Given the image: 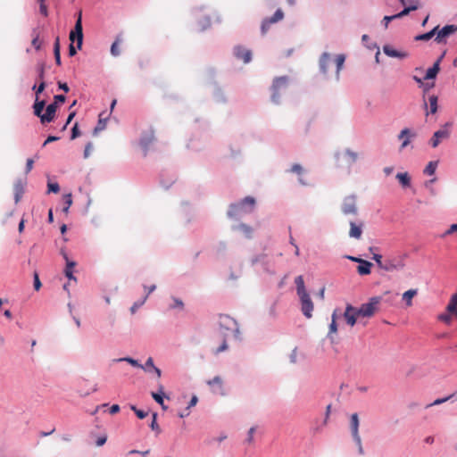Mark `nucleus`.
I'll list each match as a JSON object with an SVG mask.
<instances>
[{
  "instance_id": "obj_47",
  "label": "nucleus",
  "mask_w": 457,
  "mask_h": 457,
  "mask_svg": "<svg viewBox=\"0 0 457 457\" xmlns=\"http://www.w3.org/2000/svg\"><path fill=\"white\" fill-rule=\"evenodd\" d=\"M31 44L36 50H39L41 48L42 41L39 39L38 34H36V36L33 37Z\"/></svg>"
},
{
  "instance_id": "obj_1",
  "label": "nucleus",
  "mask_w": 457,
  "mask_h": 457,
  "mask_svg": "<svg viewBox=\"0 0 457 457\" xmlns=\"http://www.w3.org/2000/svg\"><path fill=\"white\" fill-rule=\"evenodd\" d=\"M219 323H220V327L222 329H224V331L222 332L223 339H222L221 345L214 351L215 354H218V353L228 349V345H227V340H226L227 331H233L236 334H238L237 321L234 319H232L231 317H229L228 315H220Z\"/></svg>"
},
{
  "instance_id": "obj_17",
  "label": "nucleus",
  "mask_w": 457,
  "mask_h": 457,
  "mask_svg": "<svg viewBox=\"0 0 457 457\" xmlns=\"http://www.w3.org/2000/svg\"><path fill=\"white\" fill-rule=\"evenodd\" d=\"M208 386L212 387L214 393L224 395L223 381L220 376L214 377L212 379L207 381Z\"/></svg>"
},
{
  "instance_id": "obj_3",
  "label": "nucleus",
  "mask_w": 457,
  "mask_h": 457,
  "mask_svg": "<svg viewBox=\"0 0 457 457\" xmlns=\"http://www.w3.org/2000/svg\"><path fill=\"white\" fill-rule=\"evenodd\" d=\"M382 298L380 296H374L370 299L366 303H362L358 308V313L362 318H370L378 311V306Z\"/></svg>"
},
{
  "instance_id": "obj_64",
  "label": "nucleus",
  "mask_w": 457,
  "mask_h": 457,
  "mask_svg": "<svg viewBox=\"0 0 457 457\" xmlns=\"http://www.w3.org/2000/svg\"><path fill=\"white\" fill-rule=\"evenodd\" d=\"M92 143H88L86 147H85V151H84V157L85 158H87L90 154V152H91V149H92Z\"/></svg>"
},
{
  "instance_id": "obj_50",
  "label": "nucleus",
  "mask_w": 457,
  "mask_h": 457,
  "mask_svg": "<svg viewBox=\"0 0 457 457\" xmlns=\"http://www.w3.org/2000/svg\"><path fill=\"white\" fill-rule=\"evenodd\" d=\"M46 88V83L41 81L38 87L36 85L33 86V90L36 91V97H38L39 94H41Z\"/></svg>"
},
{
  "instance_id": "obj_5",
  "label": "nucleus",
  "mask_w": 457,
  "mask_h": 457,
  "mask_svg": "<svg viewBox=\"0 0 457 457\" xmlns=\"http://www.w3.org/2000/svg\"><path fill=\"white\" fill-rule=\"evenodd\" d=\"M405 254L386 258L384 270L393 272L403 270L405 267Z\"/></svg>"
},
{
  "instance_id": "obj_45",
  "label": "nucleus",
  "mask_w": 457,
  "mask_h": 457,
  "mask_svg": "<svg viewBox=\"0 0 457 457\" xmlns=\"http://www.w3.org/2000/svg\"><path fill=\"white\" fill-rule=\"evenodd\" d=\"M357 447H358V452L361 455H363L364 454V450H363V447H362V444H361V436L360 435L359 436H353Z\"/></svg>"
},
{
  "instance_id": "obj_41",
  "label": "nucleus",
  "mask_w": 457,
  "mask_h": 457,
  "mask_svg": "<svg viewBox=\"0 0 457 457\" xmlns=\"http://www.w3.org/2000/svg\"><path fill=\"white\" fill-rule=\"evenodd\" d=\"M120 43V39L119 37H117L111 46V54L113 56H118L120 53V47H119Z\"/></svg>"
},
{
  "instance_id": "obj_34",
  "label": "nucleus",
  "mask_w": 457,
  "mask_h": 457,
  "mask_svg": "<svg viewBox=\"0 0 457 457\" xmlns=\"http://www.w3.org/2000/svg\"><path fill=\"white\" fill-rule=\"evenodd\" d=\"M436 29H433L429 32L418 35L414 37V39L416 41H428V40L431 39L434 36H436Z\"/></svg>"
},
{
  "instance_id": "obj_42",
  "label": "nucleus",
  "mask_w": 457,
  "mask_h": 457,
  "mask_svg": "<svg viewBox=\"0 0 457 457\" xmlns=\"http://www.w3.org/2000/svg\"><path fill=\"white\" fill-rule=\"evenodd\" d=\"M337 312L335 311L332 314V320L329 325V334H335L337 331Z\"/></svg>"
},
{
  "instance_id": "obj_46",
  "label": "nucleus",
  "mask_w": 457,
  "mask_h": 457,
  "mask_svg": "<svg viewBox=\"0 0 457 457\" xmlns=\"http://www.w3.org/2000/svg\"><path fill=\"white\" fill-rule=\"evenodd\" d=\"M357 447H358V452L361 455H363L364 454V450H363V447H362V444H361V436L360 435L359 436H353Z\"/></svg>"
},
{
  "instance_id": "obj_60",
  "label": "nucleus",
  "mask_w": 457,
  "mask_h": 457,
  "mask_svg": "<svg viewBox=\"0 0 457 457\" xmlns=\"http://www.w3.org/2000/svg\"><path fill=\"white\" fill-rule=\"evenodd\" d=\"M105 128V122L99 119L97 126L95 128L94 131L96 133L97 131L103 130Z\"/></svg>"
},
{
  "instance_id": "obj_54",
  "label": "nucleus",
  "mask_w": 457,
  "mask_h": 457,
  "mask_svg": "<svg viewBox=\"0 0 457 457\" xmlns=\"http://www.w3.org/2000/svg\"><path fill=\"white\" fill-rule=\"evenodd\" d=\"M41 287V282L39 280L38 274L37 272L34 273V288L38 291Z\"/></svg>"
},
{
  "instance_id": "obj_59",
  "label": "nucleus",
  "mask_w": 457,
  "mask_h": 457,
  "mask_svg": "<svg viewBox=\"0 0 457 457\" xmlns=\"http://www.w3.org/2000/svg\"><path fill=\"white\" fill-rule=\"evenodd\" d=\"M396 19V16L395 14V15H391V16H385L384 19H383V21H384V26L385 28H387L388 27V23Z\"/></svg>"
},
{
  "instance_id": "obj_55",
  "label": "nucleus",
  "mask_w": 457,
  "mask_h": 457,
  "mask_svg": "<svg viewBox=\"0 0 457 457\" xmlns=\"http://www.w3.org/2000/svg\"><path fill=\"white\" fill-rule=\"evenodd\" d=\"M152 397L160 404V405H162V402H163V396L161 394H158V393H154L153 392L152 393Z\"/></svg>"
},
{
  "instance_id": "obj_10",
  "label": "nucleus",
  "mask_w": 457,
  "mask_h": 457,
  "mask_svg": "<svg viewBox=\"0 0 457 457\" xmlns=\"http://www.w3.org/2000/svg\"><path fill=\"white\" fill-rule=\"evenodd\" d=\"M357 206H356V199L354 196L350 195L346 196L344 199L343 204H342V212L344 214H357Z\"/></svg>"
},
{
  "instance_id": "obj_37",
  "label": "nucleus",
  "mask_w": 457,
  "mask_h": 457,
  "mask_svg": "<svg viewBox=\"0 0 457 457\" xmlns=\"http://www.w3.org/2000/svg\"><path fill=\"white\" fill-rule=\"evenodd\" d=\"M453 316H454L453 313L448 312L446 311V312L439 314L437 316V319H438V320H440L447 325H450L452 323Z\"/></svg>"
},
{
  "instance_id": "obj_44",
  "label": "nucleus",
  "mask_w": 457,
  "mask_h": 457,
  "mask_svg": "<svg viewBox=\"0 0 457 457\" xmlns=\"http://www.w3.org/2000/svg\"><path fill=\"white\" fill-rule=\"evenodd\" d=\"M372 259L377 262L378 266L380 269L384 270L385 260L384 261L382 260V255H380L378 253H374Z\"/></svg>"
},
{
  "instance_id": "obj_2",
  "label": "nucleus",
  "mask_w": 457,
  "mask_h": 457,
  "mask_svg": "<svg viewBox=\"0 0 457 457\" xmlns=\"http://www.w3.org/2000/svg\"><path fill=\"white\" fill-rule=\"evenodd\" d=\"M254 205V198L252 196H246L241 202L229 205L228 216L230 218H235L242 213L251 212L253 210Z\"/></svg>"
},
{
  "instance_id": "obj_11",
  "label": "nucleus",
  "mask_w": 457,
  "mask_h": 457,
  "mask_svg": "<svg viewBox=\"0 0 457 457\" xmlns=\"http://www.w3.org/2000/svg\"><path fill=\"white\" fill-rule=\"evenodd\" d=\"M283 18L284 12L282 10L278 9L272 17L264 19L261 27L262 34H265L269 30L271 24L281 21Z\"/></svg>"
},
{
  "instance_id": "obj_24",
  "label": "nucleus",
  "mask_w": 457,
  "mask_h": 457,
  "mask_svg": "<svg viewBox=\"0 0 457 457\" xmlns=\"http://www.w3.org/2000/svg\"><path fill=\"white\" fill-rule=\"evenodd\" d=\"M418 294V289H409L403 294V300L408 307L412 305V298Z\"/></svg>"
},
{
  "instance_id": "obj_40",
  "label": "nucleus",
  "mask_w": 457,
  "mask_h": 457,
  "mask_svg": "<svg viewBox=\"0 0 457 457\" xmlns=\"http://www.w3.org/2000/svg\"><path fill=\"white\" fill-rule=\"evenodd\" d=\"M418 9V5L416 4H411L410 6L408 7H405L402 12H400L399 13L395 14L396 16V19L398 18H402L407 14L410 13L411 11H414V10H417Z\"/></svg>"
},
{
  "instance_id": "obj_8",
  "label": "nucleus",
  "mask_w": 457,
  "mask_h": 457,
  "mask_svg": "<svg viewBox=\"0 0 457 457\" xmlns=\"http://www.w3.org/2000/svg\"><path fill=\"white\" fill-rule=\"evenodd\" d=\"M287 84H288V78L287 76L278 77L274 79L272 87H271L272 88L271 98H272L273 102H275V103L278 102V91L280 89L286 88L287 87Z\"/></svg>"
},
{
  "instance_id": "obj_43",
  "label": "nucleus",
  "mask_w": 457,
  "mask_h": 457,
  "mask_svg": "<svg viewBox=\"0 0 457 457\" xmlns=\"http://www.w3.org/2000/svg\"><path fill=\"white\" fill-rule=\"evenodd\" d=\"M345 57L344 54H338L337 57H336V64H337V73L339 72V71L342 69L343 65H344V62H345Z\"/></svg>"
},
{
  "instance_id": "obj_19",
  "label": "nucleus",
  "mask_w": 457,
  "mask_h": 457,
  "mask_svg": "<svg viewBox=\"0 0 457 457\" xmlns=\"http://www.w3.org/2000/svg\"><path fill=\"white\" fill-rule=\"evenodd\" d=\"M154 140V132L153 129H149L145 132L140 138V145L144 148H147Z\"/></svg>"
},
{
  "instance_id": "obj_4",
  "label": "nucleus",
  "mask_w": 457,
  "mask_h": 457,
  "mask_svg": "<svg viewBox=\"0 0 457 457\" xmlns=\"http://www.w3.org/2000/svg\"><path fill=\"white\" fill-rule=\"evenodd\" d=\"M336 157L337 167L350 169V167L357 162L358 154L350 149H346L343 153H338Z\"/></svg>"
},
{
  "instance_id": "obj_12",
  "label": "nucleus",
  "mask_w": 457,
  "mask_h": 457,
  "mask_svg": "<svg viewBox=\"0 0 457 457\" xmlns=\"http://www.w3.org/2000/svg\"><path fill=\"white\" fill-rule=\"evenodd\" d=\"M360 314L358 313L357 308L352 306L351 304H347L345 311L344 312V318L346 320L347 324L351 327L354 326L357 322V319L360 318Z\"/></svg>"
},
{
  "instance_id": "obj_56",
  "label": "nucleus",
  "mask_w": 457,
  "mask_h": 457,
  "mask_svg": "<svg viewBox=\"0 0 457 457\" xmlns=\"http://www.w3.org/2000/svg\"><path fill=\"white\" fill-rule=\"evenodd\" d=\"M65 198H66V201H65L66 206L63 208V212H67L72 204L71 195H67L65 196Z\"/></svg>"
},
{
  "instance_id": "obj_38",
  "label": "nucleus",
  "mask_w": 457,
  "mask_h": 457,
  "mask_svg": "<svg viewBox=\"0 0 457 457\" xmlns=\"http://www.w3.org/2000/svg\"><path fill=\"white\" fill-rule=\"evenodd\" d=\"M436 167H437L436 162H429L428 163V165L426 166V168L424 169V173L428 176L434 175L436 172Z\"/></svg>"
},
{
  "instance_id": "obj_52",
  "label": "nucleus",
  "mask_w": 457,
  "mask_h": 457,
  "mask_svg": "<svg viewBox=\"0 0 457 457\" xmlns=\"http://www.w3.org/2000/svg\"><path fill=\"white\" fill-rule=\"evenodd\" d=\"M48 192L58 193L60 191V187L57 183H48L47 184Z\"/></svg>"
},
{
  "instance_id": "obj_49",
  "label": "nucleus",
  "mask_w": 457,
  "mask_h": 457,
  "mask_svg": "<svg viewBox=\"0 0 457 457\" xmlns=\"http://www.w3.org/2000/svg\"><path fill=\"white\" fill-rule=\"evenodd\" d=\"M184 307V303L180 299L173 298V304L170 306V309H180L182 310Z\"/></svg>"
},
{
  "instance_id": "obj_28",
  "label": "nucleus",
  "mask_w": 457,
  "mask_h": 457,
  "mask_svg": "<svg viewBox=\"0 0 457 457\" xmlns=\"http://www.w3.org/2000/svg\"><path fill=\"white\" fill-rule=\"evenodd\" d=\"M396 179H398L399 183L404 187H407L411 185V178L407 172L397 173Z\"/></svg>"
},
{
  "instance_id": "obj_63",
  "label": "nucleus",
  "mask_w": 457,
  "mask_h": 457,
  "mask_svg": "<svg viewBox=\"0 0 457 457\" xmlns=\"http://www.w3.org/2000/svg\"><path fill=\"white\" fill-rule=\"evenodd\" d=\"M255 432V428L252 427L248 431L247 442L252 443L253 440V434Z\"/></svg>"
},
{
  "instance_id": "obj_6",
  "label": "nucleus",
  "mask_w": 457,
  "mask_h": 457,
  "mask_svg": "<svg viewBox=\"0 0 457 457\" xmlns=\"http://www.w3.org/2000/svg\"><path fill=\"white\" fill-rule=\"evenodd\" d=\"M434 29H436L435 41L438 44L446 43L447 37L457 32V25L454 24L446 25L442 29L436 26Z\"/></svg>"
},
{
  "instance_id": "obj_29",
  "label": "nucleus",
  "mask_w": 457,
  "mask_h": 457,
  "mask_svg": "<svg viewBox=\"0 0 457 457\" xmlns=\"http://www.w3.org/2000/svg\"><path fill=\"white\" fill-rule=\"evenodd\" d=\"M237 230L241 231L246 238H252L253 229L250 226L241 223L236 228Z\"/></svg>"
},
{
  "instance_id": "obj_58",
  "label": "nucleus",
  "mask_w": 457,
  "mask_h": 457,
  "mask_svg": "<svg viewBox=\"0 0 457 457\" xmlns=\"http://www.w3.org/2000/svg\"><path fill=\"white\" fill-rule=\"evenodd\" d=\"M39 11H40V13L42 15H44L45 17H46L48 15V10H47V6H46V3H42L41 4H39Z\"/></svg>"
},
{
  "instance_id": "obj_26",
  "label": "nucleus",
  "mask_w": 457,
  "mask_h": 457,
  "mask_svg": "<svg viewBox=\"0 0 457 457\" xmlns=\"http://www.w3.org/2000/svg\"><path fill=\"white\" fill-rule=\"evenodd\" d=\"M439 71H440V66H438V62H435L433 66L427 71L424 79L428 80V79H435L436 77L437 73L439 72Z\"/></svg>"
},
{
  "instance_id": "obj_22",
  "label": "nucleus",
  "mask_w": 457,
  "mask_h": 457,
  "mask_svg": "<svg viewBox=\"0 0 457 457\" xmlns=\"http://www.w3.org/2000/svg\"><path fill=\"white\" fill-rule=\"evenodd\" d=\"M64 258L66 260V268L64 270L65 276L69 279L76 280V278L73 276V268L75 267L76 262L70 261L66 255H64Z\"/></svg>"
},
{
  "instance_id": "obj_31",
  "label": "nucleus",
  "mask_w": 457,
  "mask_h": 457,
  "mask_svg": "<svg viewBox=\"0 0 457 457\" xmlns=\"http://www.w3.org/2000/svg\"><path fill=\"white\" fill-rule=\"evenodd\" d=\"M330 62V54L324 53L320 59V70L325 73Z\"/></svg>"
},
{
  "instance_id": "obj_27",
  "label": "nucleus",
  "mask_w": 457,
  "mask_h": 457,
  "mask_svg": "<svg viewBox=\"0 0 457 457\" xmlns=\"http://www.w3.org/2000/svg\"><path fill=\"white\" fill-rule=\"evenodd\" d=\"M383 50L384 53L390 57L404 58L407 55L405 53H400L389 46H385Z\"/></svg>"
},
{
  "instance_id": "obj_18",
  "label": "nucleus",
  "mask_w": 457,
  "mask_h": 457,
  "mask_svg": "<svg viewBox=\"0 0 457 457\" xmlns=\"http://www.w3.org/2000/svg\"><path fill=\"white\" fill-rule=\"evenodd\" d=\"M362 227H363L362 222H361L360 224H356L355 222L351 221L349 236L351 237L360 239L361 237V234H362Z\"/></svg>"
},
{
  "instance_id": "obj_48",
  "label": "nucleus",
  "mask_w": 457,
  "mask_h": 457,
  "mask_svg": "<svg viewBox=\"0 0 457 457\" xmlns=\"http://www.w3.org/2000/svg\"><path fill=\"white\" fill-rule=\"evenodd\" d=\"M131 410L134 411V412L136 413L137 418L141 419V420L145 418L148 414L146 411L137 409L136 406H134V405L131 406Z\"/></svg>"
},
{
  "instance_id": "obj_13",
  "label": "nucleus",
  "mask_w": 457,
  "mask_h": 457,
  "mask_svg": "<svg viewBox=\"0 0 457 457\" xmlns=\"http://www.w3.org/2000/svg\"><path fill=\"white\" fill-rule=\"evenodd\" d=\"M450 136V131L446 126L437 131H436L430 139V145L433 148L438 146V145L445 139H447Z\"/></svg>"
},
{
  "instance_id": "obj_9",
  "label": "nucleus",
  "mask_w": 457,
  "mask_h": 457,
  "mask_svg": "<svg viewBox=\"0 0 457 457\" xmlns=\"http://www.w3.org/2000/svg\"><path fill=\"white\" fill-rule=\"evenodd\" d=\"M71 32H73V34L77 37L78 49H81L83 42L82 11H79L78 12L77 21L74 29L71 30Z\"/></svg>"
},
{
  "instance_id": "obj_53",
  "label": "nucleus",
  "mask_w": 457,
  "mask_h": 457,
  "mask_svg": "<svg viewBox=\"0 0 457 457\" xmlns=\"http://www.w3.org/2000/svg\"><path fill=\"white\" fill-rule=\"evenodd\" d=\"M156 419H157V414L156 413H154L153 414V420H152V423H151V428L153 430H155L157 432H160V427L159 425L157 424V421H156Z\"/></svg>"
},
{
  "instance_id": "obj_25",
  "label": "nucleus",
  "mask_w": 457,
  "mask_h": 457,
  "mask_svg": "<svg viewBox=\"0 0 457 457\" xmlns=\"http://www.w3.org/2000/svg\"><path fill=\"white\" fill-rule=\"evenodd\" d=\"M45 105H46V102L44 100L40 101L38 97H36L35 104L33 106L34 114L36 116L39 117L40 119L42 117V114H43L42 112L45 108Z\"/></svg>"
},
{
  "instance_id": "obj_32",
  "label": "nucleus",
  "mask_w": 457,
  "mask_h": 457,
  "mask_svg": "<svg viewBox=\"0 0 457 457\" xmlns=\"http://www.w3.org/2000/svg\"><path fill=\"white\" fill-rule=\"evenodd\" d=\"M21 185H23L22 182L19 180L15 183L14 186V200L16 204L19 203L23 194V188Z\"/></svg>"
},
{
  "instance_id": "obj_21",
  "label": "nucleus",
  "mask_w": 457,
  "mask_h": 457,
  "mask_svg": "<svg viewBox=\"0 0 457 457\" xmlns=\"http://www.w3.org/2000/svg\"><path fill=\"white\" fill-rule=\"evenodd\" d=\"M445 310L453 313L454 317L457 318V292L452 295Z\"/></svg>"
},
{
  "instance_id": "obj_39",
  "label": "nucleus",
  "mask_w": 457,
  "mask_h": 457,
  "mask_svg": "<svg viewBox=\"0 0 457 457\" xmlns=\"http://www.w3.org/2000/svg\"><path fill=\"white\" fill-rule=\"evenodd\" d=\"M429 106H430V112L436 113L437 111V96H430L428 97Z\"/></svg>"
},
{
  "instance_id": "obj_61",
  "label": "nucleus",
  "mask_w": 457,
  "mask_h": 457,
  "mask_svg": "<svg viewBox=\"0 0 457 457\" xmlns=\"http://www.w3.org/2000/svg\"><path fill=\"white\" fill-rule=\"evenodd\" d=\"M34 161L33 159H28L26 162V173H29L33 168Z\"/></svg>"
},
{
  "instance_id": "obj_7",
  "label": "nucleus",
  "mask_w": 457,
  "mask_h": 457,
  "mask_svg": "<svg viewBox=\"0 0 457 457\" xmlns=\"http://www.w3.org/2000/svg\"><path fill=\"white\" fill-rule=\"evenodd\" d=\"M298 296L301 301V310H302L303 315L307 319L312 318L314 305H313V303H312L309 294L306 292L302 295H299Z\"/></svg>"
},
{
  "instance_id": "obj_14",
  "label": "nucleus",
  "mask_w": 457,
  "mask_h": 457,
  "mask_svg": "<svg viewBox=\"0 0 457 457\" xmlns=\"http://www.w3.org/2000/svg\"><path fill=\"white\" fill-rule=\"evenodd\" d=\"M234 54L237 59L243 60L245 63H248L252 59V52L241 46H235Z\"/></svg>"
},
{
  "instance_id": "obj_33",
  "label": "nucleus",
  "mask_w": 457,
  "mask_h": 457,
  "mask_svg": "<svg viewBox=\"0 0 457 457\" xmlns=\"http://www.w3.org/2000/svg\"><path fill=\"white\" fill-rule=\"evenodd\" d=\"M54 54L55 62L57 65H61V54H60V42L59 37H57L55 38L54 44Z\"/></svg>"
},
{
  "instance_id": "obj_15",
  "label": "nucleus",
  "mask_w": 457,
  "mask_h": 457,
  "mask_svg": "<svg viewBox=\"0 0 457 457\" xmlns=\"http://www.w3.org/2000/svg\"><path fill=\"white\" fill-rule=\"evenodd\" d=\"M56 109V103L50 104L46 107V112L42 114V117L40 119L41 123L45 124L53 121L55 116Z\"/></svg>"
},
{
  "instance_id": "obj_30",
  "label": "nucleus",
  "mask_w": 457,
  "mask_h": 457,
  "mask_svg": "<svg viewBox=\"0 0 457 457\" xmlns=\"http://www.w3.org/2000/svg\"><path fill=\"white\" fill-rule=\"evenodd\" d=\"M295 283L296 285V291L298 295L307 292L304 287L303 276H297L295 279Z\"/></svg>"
},
{
  "instance_id": "obj_16",
  "label": "nucleus",
  "mask_w": 457,
  "mask_h": 457,
  "mask_svg": "<svg viewBox=\"0 0 457 457\" xmlns=\"http://www.w3.org/2000/svg\"><path fill=\"white\" fill-rule=\"evenodd\" d=\"M415 137V134L412 133L409 129H403L400 134L398 135V138L403 140L400 149L405 148L411 143V139Z\"/></svg>"
},
{
  "instance_id": "obj_20",
  "label": "nucleus",
  "mask_w": 457,
  "mask_h": 457,
  "mask_svg": "<svg viewBox=\"0 0 457 457\" xmlns=\"http://www.w3.org/2000/svg\"><path fill=\"white\" fill-rule=\"evenodd\" d=\"M350 428L353 436H359V417L357 413H353L351 415Z\"/></svg>"
},
{
  "instance_id": "obj_57",
  "label": "nucleus",
  "mask_w": 457,
  "mask_h": 457,
  "mask_svg": "<svg viewBox=\"0 0 457 457\" xmlns=\"http://www.w3.org/2000/svg\"><path fill=\"white\" fill-rule=\"evenodd\" d=\"M291 172L301 174L303 172V167L300 164H294L291 167Z\"/></svg>"
},
{
  "instance_id": "obj_51",
  "label": "nucleus",
  "mask_w": 457,
  "mask_h": 457,
  "mask_svg": "<svg viewBox=\"0 0 457 457\" xmlns=\"http://www.w3.org/2000/svg\"><path fill=\"white\" fill-rule=\"evenodd\" d=\"M453 395H449L447 397H445V398H438L436 400H435L432 403L427 405V408L430 407V406H433V405H439L443 403H445L446 401H448L449 399L452 398Z\"/></svg>"
},
{
  "instance_id": "obj_62",
  "label": "nucleus",
  "mask_w": 457,
  "mask_h": 457,
  "mask_svg": "<svg viewBox=\"0 0 457 457\" xmlns=\"http://www.w3.org/2000/svg\"><path fill=\"white\" fill-rule=\"evenodd\" d=\"M197 402H198L197 396L194 395L191 398V400H190V402L188 403V406L187 407V411H188V410H190V408L194 407L197 403Z\"/></svg>"
},
{
  "instance_id": "obj_23",
  "label": "nucleus",
  "mask_w": 457,
  "mask_h": 457,
  "mask_svg": "<svg viewBox=\"0 0 457 457\" xmlns=\"http://www.w3.org/2000/svg\"><path fill=\"white\" fill-rule=\"evenodd\" d=\"M371 267L372 263L364 260L361 262V264L357 267V272L361 276L369 275L371 272Z\"/></svg>"
},
{
  "instance_id": "obj_36",
  "label": "nucleus",
  "mask_w": 457,
  "mask_h": 457,
  "mask_svg": "<svg viewBox=\"0 0 457 457\" xmlns=\"http://www.w3.org/2000/svg\"><path fill=\"white\" fill-rule=\"evenodd\" d=\"M113 361H126V362H129V364H131L134 367H137V368H140V369H145L142 364L138 363V361L137 360H135L133 358H130V357H124V358L115 359V360H113Z\"/></svg>"
},
{
  "instance_id": "obj_35",
  "label": "nucleus",
  "mask_w": 457,
  "mask_h": 457,
  "mask_svg": "<svg viewBox=\"0 0 457 457\" xmlns=\"http://www.w3.org/2000/svg\"><path fill=\"white\" fill-rule=\"evenodd\" d=\"M145 369H144L145 370H148L149 369H153L156 374H157V377L160 378L161 377V370L156 368L154 365V361H153V358L152 357H149L145 365H143Z\"/></svg>"
}]
</instances>
